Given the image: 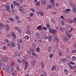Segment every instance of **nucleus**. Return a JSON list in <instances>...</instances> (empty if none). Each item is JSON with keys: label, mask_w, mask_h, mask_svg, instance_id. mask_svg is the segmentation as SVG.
<instances>
[{"label": "nucleus", "mask_w": 76, "mask_h": 76, "mask_svg": "<svg viewBox=\"0 0 76 76\" xmlns=\"http://www.w3.org/2000/svg\"><path fill=\"white\" fill-rule=\"evenodd\" d=\"M13 68L10 65L9 66H7L6 67V69H4V72H8L9 73H11L13 72Z\"/></svg>", "instance_id": "f257e3e1"}, {"label": "nucleus", "mask_w": 76, "mask_h": 76, "mask_svg": "<svg viewBox=\"0 0 76 76\" xmlns=\"http://www.w3.org/2000/svg\"><path fill=\"white\" fill-rule=\"evenodd\" d=\"M66 37H67L68 38H70L71 37L73 36L72 34H71L69 31H66Z\"/></svg>", "instance_id": "f03ea898"}, {"label": "nucleus", "mask_w": 76, "mask_h": 76, "mask_svg": "<svg viewBox=\"0 0 76 76\" xmlns=\"http://www.w3.org/2000/svg\"><path fill=\"white\" fill-rule=\"evenodd\" d=\"M49 30H50L49 32L50 33H54L56 32V30L53 29L51 28H49Z\"/></svg>", "instance_id": "7ed1b4c3"}, {"label": "nucleus", "mask_w": 76, "mask_h": 76, "mask_svg": "<svg viewBox=\"0 0 76 76\" xmlns=\"http://www.w3.org/2000/svg\"><path fill=\"white\" fill-rule=\"evenodd\" d=\"M40 3L43 5H46V1L45 0H41Z\"/></svg>", "instance_id": "20e7f679"}, {"label": "nucleus", "mask_w": 76, "mask_h": 76, "mask_svg": "<svg viewBox=\"0 0 76 76\" xmlns=\"http://www.w3.org/2000/svg\"><path fill=\"white\" fill-rule=\"evenodd\" d=\"M64 12L65 13H69V12H70V10L69 9H67Z\"/></svg>", "instance_id": "39448f33"}, {"label": "nucleus", "mask_w": 76, "mask_h": 76, "mask_svg": "<svg viewBox=\"0 0 76 76\" xmlns=\"http://www.w3.org/2000/svg\"><path fill=\"white\" fill-rule=\"evenodd\" d=\"M56 65H54L51 68L52 70H53V71L55 70L56 69Z\"/></svg>", "instance_id": "423d86ee"}, {"label": "nucleus", "mask_w": 76, "mask_h": 76, "mask_svg": "<svg viewBox=\"0 0 76 76\" xmlns=\"http://www.w3.org/2000/svg\"><path fill=\"white\" fill-rule=\"evenodd\" d=\"M42 26H39L37 28V29L39 31H42V28H41Z\"/></svg>", "instance_id": "0eeeda50"}, {"label": "nucleus", "mask_w": 76, "mask_h": 76, "mask_svg": "<svg viewBox=\"0 0 76 76\" xmlns=\"http://www.w3.org/2000/svg\"><path fill=\"white\" fill-rule=\"evenodd\" d=\"M4 64H1V62L0 61V69L1 68H4Z\"/></svg>", "instance_id": "6e6552de"}, {"label": "nucleus", "mask_w": 76, "mask_h": 76, "mask_svg": "<svg viewBox=\"0 0 76 76\" xmlns=\"http://www.w3.org/2000/svg\"><path fill=\"white\" fill-rule=\"evenodd\" d=\"M55 41L56 42V43H58L59 42V39H58V38L57 37H56L55 38Z\"/></svg>", "instance_id": "1a4fd4ad"}, {"label": "nucleus", "mask_w": 76, "mask_h": 76, "mask_svg": "<svg viewBox=\"0 0 76 76\" xmlns=\"http://www.w3.org/2000/svg\"><path fill=\"white\" fill-rule=\"evenodd\" d=\"M6 31H9V29H10V27H9V26L7 24H6Z\"/></svg>", "instance_id": "9d476101"}, {"label": "nucleus", "mask_w": 76, "mask_h": 76, "mask_svg": "<svg viewBox=\"0 0 76 76\" xmlns=\"http://www.w3.org/2000/svg\"><path fill=\"white\" fill-rule=\"evenodd\" d=\"M54 0H51L50 1V3L51 4H52L53 6H54L55 5V3H54Z\"/></svg>", "instance_id": "9b49d317"}, {"label": "nucleus", "mask_w": 76, "mask_h": 76, "mask_svg": "<svg viewBox=\"0 0 76 76\" xmlns=\"http://www.w3.org/2000/svg\"><path fill=\"white\" fill-rule=\"evenodd\" d=\"M67 61V58H63L61 59V61L62 62H65Z\"/></svg>", "instance_id": "f8f14e48"}, {"label": "nucleus", "mask_w": 76, "mask_h": 76, "mask_svg": "<svg viewBox=\"0 0 76 76\" xmlns=\"http://www.w3.org/2000/svg\"><path fill=\"white\" fill-rule=\"evenodd\" d=\"M13 3H14V4H15V5H17L18 7H19V5H20L18 3L16 2L15 1H14L13 2Z\"/></svg>", "instance_id": "ddd939ff"}, {"label": "nucleus", "mask_w": 76, "mask_h": 76, "mask_svg": "<svg viewBox=\"0 0 76 76\" xmlns=\"http://www.w3.org/2000/svg\"><path fill=\"white\" fill-rule=\"evenodd\" d=\"M72 10L73 12L76 13V6L73 7V8H72Z\"/></svg>", "instance_id": "4468645a"}, {"label": "nucleus", "mask_w": 76, "mask_h": 76, "mask_svg": "<svg viewBox=\"0 0 76 76\" xmlns=\"http://www.w3.org/2000/svg\"><path fill=\"white\" fill-rule=\"evenodd\" d=\"M48 51L49 53H50L52 50V48L51 47H49L48 48Z\"/></svg>", "instance_id": "2eb2a0df"}, {"label": "nucleus", "mask_w": 76, "mask_h": 76, "mask_svg": "<svg viewBox=\"0 0 76 76\" xmlns=\"http://www.w3.org/2000/svg\"><path fill=\"white\" fill-rule=\"evenodd\" d=\"M64 40L65 42H67L69 41V39L66 37H64Z\"/></svg>", "instance_id": "dca6fc26"}, {"label": "nucleus", "mask_w": 76, "mask_h": 76, "mask_svg": "<svg viewBox=\"0 0 76 76\" xmlns=\"http://www.w3.org/2000/svg\"><path fill=\"white\" fill-rule=\"evenodd\" d=\"M12 37H13L15 39H16V36L15 34L13 32H12Z\"/></svg>", "instance_id": "f3484780"}, {"label": "nucleus", "mask_w": 76, "mask_h": 76, "mask_svg": "<svg viewBox=\"0 0 76 76\" xmlns=\"http://www.w3.org/2000/svg\"><path fill=\"white\" fill-rule=\"evenodd\" d=\"M31 54H32V56H35L36 58H38L37 57V55H36V54H35V53H34V52L32 53H31Z\"/></svg>", "instance_id": "a211bd4d"}, {"label": "nucleus", "mask_w": 76, "mask_h": 76, "mask_svg": "<svg viewBox=\"0 0 76 76\" xmlns=\"http://www.w3.org/2000/svg\"><path fill=\"white\" fill-rule=\"evenodd\" d=\"M25 66L26 67L25 69H27V68L28 67V62L26 61H25Z\"/></svg>", "instance_id": "6ab92c4d"}, {"label": "nucleus", "mask_w": 76, "mask_h": 76, "mask_svg": "<svg viewBox=\"0 0 76 76\" xmlns=\"http://www.w3.org/2000/svg\"><path fill=\"white\" fill-rule=\"evenodd\" d=\"M64 73H65V75H68V73H69V72L68 70L66 69H64Z\"/></svg>", "instance_id": "aec40b11"}, {"label": "nucleus", "mask_w": 76, "mask_h": 76, "mask_svg": "<svg viewBox=\"0 0 76 76\" xmlns=\"http://www.w3.org/2000/svg\"><path fill=\"white\" fill-rule=\"evenodd\" d=\"M11 44L12 47H15V44L13 42H12L11 43Z\"/></svg>", "instance_id": "412c9836"}, {"label": "nucleus", "mask_w": 76, "mask_h": 76, "mask_svg": "<svg viewBox=\"0 0 76 76\" xmlns=\"http://www.w3.org/2000/svg\"><path fill=\"white\" fill-rule=\"evenodd\" d=\"M26 34H28V35H30L31 34V32H30V30H27L26 32Z\"/></svg>", "instance_id": "4be33fe9"}, {"label": "nucleus", "mask_w": 76, "mask_h": 76, "mask_svg": "<svg viewBox=\"0 0 76 76\" xmlns=\"http://www.w3.org/2000/svg\"><path fill=\"white\" fill-rule=\"evenodd\" d=\"M41 66L42 68H44V63L43 62H41Z\"/></svg>", "instance_id": "5701e85b"}, {"label": "nucleus", "mask_w": 76, "mask_h": 76, "mask_svg": "<svg viewBox=\"0 0 76 76\" xmlns=\"http://www.w3.org/2000/svg\"><path fill=\"white\" fill-rule=\"evenodd\" d=\"M23 7L22 6H20L19 8L20 11H23Z\"/></svg>", "instance_id": "b1692460"}, {"label": "nucleus", "mask_w": 76, "mask_h": 76, "mask_svg": "<svg viewBox=\"0 0 76 76\" xmlns=\"http://www.w3.org/2000/svg\"><path fill=\"white\" fill-rule=\"evenodd\" d=\"M17 60L18 63H22V61L19 59V58H18Z\"/></svg>", "instance_id": "393cba45"}, {"label": "nucleus", "mask_w": 76, "mask_h": 76, "mask_svg": "<svg viewBox=\"0 0 76 76\" xmlns=\"http://www.w3.org/2000/svg\"><path fill=\"white\" fill-rule=\"evenodd\" d=\"M52 39V36L50 35L49 36L48 40L49 41H50Z\"/></svg>", "instance_id": "a878e982"}, {"label": "nucleus", "mask_w": 76, "mask_h": 76, "mask_svg": "<svg viewBox=\"0 0 76 76\" xmlns=\"http://www.w3.org/2000/svg\"><path fill=\"white\" fill-rule=\"evenodd\" d=\"M61 23L62 25H64V21L63 20H61Z\"/></svg>", "instance_id": "bb28decb"}, {"label": "nucleus", "mask_w": 76, "mask_h": 76, "mask_svg": "<svg viewBox=\"0 0 76 76\" xmlns=\"http://www.w3.org/2000/svg\"><path fill=\"white\" fill-rule=\"evenodd\" d=\"M48 9H52V5H49L47 7Z\"/></svg>", "instance_id": "cd10ccee"}, {"label": "nucleus", "mask_w": 76, "mask_h": 76, "mask_svg": "<svg viewBox=\"0 0 76 76\" xmlns=\"http://www.w3.org/2000/svg\"><path fill=\"white\" fill-rule=\"evenodd\" d=\"M72 61H75V60H76V57L75 56H73L72 58Z\"/></svg>", "instance_id": "c85d7f7f"}, {"label": "nucleus", "mask_w": 76, "mask_h": 76, "mask_svg": "<svg viewBox=\"0 0 76 76\" xmlns=\"http://www.w3.org/2000/svg\"><path fill=\"white\" fill-rule=\"evenodd\" d=\"M35 61H36L35 60H33L32 62L31 63V64H32V65H34L35 64Z\"/></svg>", "instance_id": "c756f323"}, {"label": "nucleus", "mask_w": 76, "mask_h": 76, "mask_svg": "<svg viewBox=\"0 0 76 76\" xmlns=\"http://www.w3.org/2000/svg\"><path fill=\"white\" fill-rule=\"evenodd\" d=\"M5 7L7 9H10V5L8 4L5 6Z\"/></svg>", "instance_id": "7c9ffc66"}, {"label": "nucleus", "mask_w": 76, "mask_h": 76, "mask_svg": "<svg viewBox=\"0 0 76 76\" xmlns=\"http://www.w3.org/2000/svg\"><path fill=\"white\" fill-rule=\"evenodd\" d=\"M46 26H47V28H49V29H50V25L48 24H46Z\"/></svg>", "instance_id": "2f4dec72"}, {"label": "nucleus", "mask_w": 76, "mask_h": 76, "mask_svg": "<svg viewBox=\"0 0 76 76\" xmlns=\"http://www.w3.org/2000/svg\"><path fill=\"white\" fill-rule=\"evenodd\" d=\"M2 60L5 61H7V58H2Z\"/></svg>", "instance_id": "473e14b6"}, {"label": "nucleus", "mask_w": 76, "mask_h": 76, "mask_svg": "<svg viewBox=\"0 0 76 76\" xmlns=\"http://www.w3.org/2000/svg\"><path fill=\"white\" fill-rule=\"evenodd\" d=\"M30 10L32 12H35V10L33 8H30Z\"/></svg>", "instance_id": "72a5a7b5"}, {"label": "nucleus", "mask_w": 76, "mask_h": 76, "mask_svg": "<svg viewBox=\"0 0 76 76\" xmlns=\"http://www.w3.org/2000/svg\"><path fill=\"white\" fill-rule=\"evenodd\" d=\"M15 54L17 56H19V53L18 52H15Z\"/></svg>", "instance_id": "f704fd0d"}, {"label": "nucleus", "mask_w": 76, "mask_h": 76, "mask_svg": "<svg viewBox=\"0 0 76 76\" xmlns=\"http://www.w3.org/2000/svg\"><path fill=\"white\" fill-rule=\"evenodd\" d=\"M40 4V2H39V1L36 3L35 5L36 6H39V5Z\"/></svg>", "instance_id": "c9c22d12"}, {"label": "nucleus", "mask_w": 76, "mask_h": 76, "mask_svg": "<svg viewBox=\"0 0 76 76\" xmlns=\"http://www.w3.org/2000/svg\"><path fill=\"white\" fill-rule=\"evenodd\" d=\"M24 38L26 39H29V36L26 35L25 37Z\"/></svg>", "instance_id": "e433bc0d"}, {"label": "nucleus", "mask_w": 76, "mask_h": 76, "mask_svg": "<svg viewBox=\"0 0 76 76\" xmlns=\"http://www.w3.org/2000/svg\"><path fill=\"white\" fill-rule=\"evenodd\" d=\"M32 45L34 48H36V44L35 43H33Z\"/></svg>", "instance_id": "4c0bfd02"}, {"label": "nucleus", "mask_w": 76, "mask_h": 76, "mask_svg": "<svg viewBox=\"0 0 76 76\" xmlns=\"http://www.w3.org/2000/svg\"><path fill=\"white\" fill-rule=\"evenodd\" d=\"M17 46H18V50H20V46L19 45V44L17 43Z\"/></svg>", "instance_id": "58836bf2"}, {"label": "nucleus", "mask_w": 76, "mask_h": 76, "mask_svg": "<svg viewBox=\"0 0 76 76\" xmlns=\"http://www.w3.org/2000/svg\"><path fill=\"white\" fill-rule=\"evenodd\" d=\"M9 19L12 22H13V20H14V19L12 18H9Z\"/></svg>", "instance_id": "ea45409f"}, {"label": "nucleus", "mask_w": 76, "mask_h": 76, "mask_svg": "<svg viewBox=\"0 0 76 76\" xmlns=\"http://www.w3.org/2000/svg\"><path fill=\"white\" fill-rule=\"evenodd\" d=\"M34 16V13H31L30 14V17H32Z\"/></svg>", "instance_id": "a19ab883"}, {"label": "nucleus", "mask_w": 76, "mask_h": 76, "mask_svg": "<svg viewBox=\"0 0 76 76\" xmlns=\"http://www.w3.org/2000/svg\"><path fill=\"white\" fill-rule=\"evenodd\" d=\"M18 42L19 43H20V44H21V43L22 42V40L20 39H18Z\"/></svg>", "instance_id": "79ce46f5"}, {"label": "nucleus", "mask_w": 76, "mask_h": 76, "mask_svg": "<svg viewBox=\"0 0 76 76\" xmlns=\"http://www.w3.org/2000/svg\"><path fill=\"white\" fill-rule=\"evenodd\" d=\"M30 51H31V52L34 53V52L35 51V50H34V49L33 48H31L30 50Z\"/></svg>", "instance_id": "37998d69"}, {"label": "nucleus", "mask_w": 76, "mask_h": 76, "mask_svg": "<svg viewBox=\"0 0 76 76\" xmlns=\"http://www.w3.org/2000/svg\"><path fill=\"white\" fill-rule=\"evenodd\" d=\"M60 18H61V19H63V20H64V16L62 15L61 16Z\"/></svg>", "instance_id": "c03bdc74"}, {"label": "nucleus", "mask_w": 76, "mask_h": 76, "mask_svg": "<svg viewBox=\"0 0 76 76\" xmlns=\"http://www.w3.org/2000/svg\"><path fill=\"white\" fill-rule=\"evenodd\" d=\"M40 15H41V16H44V13L41 12L40 14Z\"/></svg>", "instance_id": "a18cd8bd"}, {"label": "nucleus", "mask_w": 76, "mask_h": 76, "mask_svg": "<svg viewBox=\"0 0 76 76\" xmlns=\"http://www.w3.org/2000/svg\"><path fill=\"white\" fill-rule=\"evenodd\" d=\"M36 35L37 37H39V34H38V33L37 32L36 34Z\"/></svg>", "instance_id": "49530a36"}, {"label": "nucleus", "mask_w": 76, "mask_h": 76, "mask_svg": "<svg viewBox=\"0 0 76 76\" xmlns=\"http://www.w3.org/2000/svg\"><path fill=\"white\" fill-rule=\"evenodd\" d=\"M59 55L60 56H62V53L61 52H59Z\"/></svg>", "instance_id": "de8ad7c7"}, {"label": "nucleus", "mask_w": 76, "mask_h": 76, "mask_svg": "<svg viewBox=\"0 0 76 76\" xmlns=\"http://www.w3.org/2000/svg\"><path fill=\"white\" fill-rule=\"evenodd\" d=\"M70 5L71 7H73V6H75V4H71Z\"/></svg>", "instance_id": "09e8293b"}, {"label": "nucleus", "mask_w": 76, "mask_h": 76, "mask_svg": "<svg viewBox=\"0 0 76 76\" xmlns=\"http://www.w3.org/2000/svg\"><path fill=\"white\" fill-rule=\"evenodd\" d=\"M53 54H50L49 56L50 57V58H52V57H53Z\"/></svg>", "instance_id": "8fccbe9b"}, {"label": "nucleus", "mask_w": 76, "mask_h": 76, "mask_svg": "<svg viewBox=\"0 0 76 76\" xmlns=\"http://www.w3.org/2000/svg\"><path fill=\"white\" fill-rule=\"evenodd\" d=\"M69 66L70 69H73V66H72V65H69Z\"/></svg>", "instance_id": "3c124183"}, {"label": "nucleus", "mask_w": 76, "mask_h": 76, "mask_svg": "<svg viewBox=\"0 0 76 76\" xmlns=\"http://www.w3.org/2000/svg\"><path fill=\"white\" fill-rule=\"evenodd\" d=\"M76 49H74V50H73L72 51V53H76Z\"/></svg>", "instance_id": "603ef678"}, {"label": "nucleus", "mask_w": 76, "mask_h": 76, "mask_svg": "<svg viewBox=\"0 0 76 76\" xmlns=\"http://www.w3.org/2000/svg\"><path fill=\"white\" fill-rule=\"evenodd\" d=\"M11 9H13V8H14V7H13V4H11Z\"/></svg>", "instance_id": "864d4df0"}, {"label": "nucleus", "mask_w": 76, "mask_h": 76, "mask_svg": "<svg viewBox=\"0 0 76 76\" xmlns=\"http://www.w3.org/2000/svg\"><path fill=\"white\" fill-rule=\"evenodd\" d=\"M3 26V24L1 23H0V28L1 27V26Z\"/></svg>", "instance_id": "5fc2aeb1"}, {"label": "nucleus", "mask_w": 76, "mask_h": 76, "mask_svg": "<svg viewBox=\"0 0 76 76\" xmlns=\"http://www.w3.org/2000/svg\"><path fill=\"white\" fill-rule=\"evenodd\" d=\"M3 50H6V47L5 46H4L3 47Z\"/></svg>", "instance_id": "6e6d98bb"}, {"label": "nucleus", "mask_w": 76, "mask_h": 76, "mask_svg": "<svg viewBox=\"0 0 76 76\" xmlns=\"http://www.w3.org/2000/svg\"><path fill=\"white\" fill-rule=\"evenodd\" d=\"M7 10L8 12H10V8H8L7 9Z\"/></svg>", "instance_id": "4d7b16f0"}, {"label": "nucleus", "mask_w": 76, "mask_h": 76, "mask_svg": "<svg viewBox=\"0 0 76 76\" xmlns=\"http://www.w3.org/2000/svg\"><path fill=\"white\" fill-rule=\"evenodd\" d=\"M15 18L17 19V20H18L19 19V17L18 16H16L15 17Z\"/></svg>", "instance_id": "13d9d810"}, {"label": "nucleus", "mask_w": 76, "mask_h": 76, "mask_svg": "<svg viewBox=\"0 0 76 76\" xmlns=\"http://www.w3.org/2000/svg\"><path fill=\"white\" fill-rule=\"evenodd\" d=\"M51 21L53 23H55V21H54V20L53 19H52Z\"/></svg>", "instance_id": "bf43d9fd"}, {"label": "nucleus", "mask_w": 76, "mask_h": 76, "mask_svg": "<svg viewBox=\"0 0 76 76\" xmlns=\"http://www.w3.org/2000/svg\"><path fill=\"white\" fill-rule=\"evenodd\" d=\"M73 30H74L73 28H71V30H69L70 32H72V31H73Z\"/></svg>", "instance_id": "052dcab7"}, {"label": "nucleus", "mask_w": 76, "mask_h": 76, "mask_svg": "<svg viewBox=\"0 0 76 76\" xmlns=\"http://www.w3.org/2000/svg\"><path fill=\"white\" fill-rule=\"evenodd\" d=\"M60 30L61 31H64V29L62 28H61Z\"/></svg>", "instance_id": "680f3d73"}, {"label": "nucleus", "mask_w": 76, "mask_h": 76, "mask_svg": "<svg viewBox=\"0 0 76 76\" xmlns=\"http://www.w3.org/2000/svg\"><path fill=\"white\" fill-rule=\"evenodd\" d=\"M45 39H48V37L47 36V35L45 36Z\"/></svg>", "instance_id": "e2e57ef3"}, {"label": "nucleus", "mask_w": 76, "mask_h": 76, "mask_svg": "<svg viewBox=\"0 0 76 76\" xmlns=\"http://www.w3.org/2000/svg\"><path fill=\"white\" fill-rule=\"evenodd\" d=\"M43 29L45 30H47V28H46V27H43Z\"/></svg>", "instance_id": "0e129e2a"}, {"label": "nucleus", "mask_w": 76, "mask_h": 76, "mask_svg": "<svg viewBox=\"0 0 76 76\" xmlns=\"http://www.w3.org/2000/svg\"><path fill=\"white\" fill-rule=\"evenodd\" d=\"M5 41H6V42H7V43H9V40L7 39H5Z\"/></svg>", "instance_id": "69168bd1"}, {"label": "nucleus", "mask_w": 76, "mask_h": 76, "mask_svg": "<svg viewBox=\"0 0 76 76\" xmlns=\"http://www.w3.org/2000/svg\"><path fill=\"white\" fill-rule=\"evenodd\" d=\"M41 13V12H37V15H39V14H40Z\"/></svg>", "instance_id": "338daca9"}, {"label": "nucleus", "mask_w": 76, "mask_h": 76, "mask_svg": "<svg viewBox=\"0 0 76 76\" xmlns=\"http://www.w3.org/2000/svg\"><path fill=\"white\" fill-rule=\"evenodd\" d=\"M37 50L38 52L39 51V48H37Z\"/></svg>", "instance_id": "774afa93"}]
</instances>
